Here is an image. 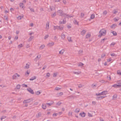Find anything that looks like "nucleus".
<instances>
[{
    "label": "nucleus",
    "mask_w": 121,
    "mask_h": 121,
    "mask_svg": "<svg viewBox=\"0 0 121 121\" xmlns=\"http://www.w3.org/2000/svg\"><path fill=\"white\" fill-rule=\"evenodd\" d=\"M106 32V31L104 29H102L99 31V34L98 35V36L100 37L103 35H105Z\"/></svg>",
    "instance_id": "1"
},
{
    "label": "nucleus",
    "mask_w": 121,
    "mask_h": 121,
    "mask_svg": "<svg viewBox=\"0 0 121 121\" xmlns=\"http://www.w3.org/2000/svg\"><path fill=\"white\" fill-rule=\"evenodd\" d=\"M57 14L59 16L63 17V15H65V13L63 12L61 10H58L57 12Z\"/></svg>",
    "instance_id": "2"
},
{
    "label": "nucleus",
    "mask_w": 121,
    "mask_h": 121,
    "mask_svg": "<svg viewBox=\"0 0 121 121\" xmlns=\"http://www.w3.org/2000/svg\"><path fill=\"white\" fill-rule=\"evenodd\" d=\"M20 76V75L17 74V73H16L12 77L13 78V79H16Z\"/></svg>",
    "instance_id": "3"
},
{
    "label": "nucleus",
    "mask_w": 121,
    "mask_h": 121,
    "mask_svg": "<svg viewBox=\"0 0 121 121\" xmlns=\"http://www.w3.org/2000/svg\"><path fill=\"white\" fill-rule=\"evenodd\" d=\"M74 16V15H69L68 14H66L65 13V15H63V17H66L68 18H69L73 17Z\"/></svg>",
    "instance_id": "4"
},
{
    "label": "nucleus",
    "mask_w": 121,
    "mask_h": 121,
    "mask_svg": "<svg viewBox=\"0 0 121 121\" xmlns=\"http://www.w3.org/2000/svg\"><path fill=\"white\" fill-rule=\"evenodd\" d=\"M28 91H29L31 93L33 94H34V92L33 90L30 88H29L27 89Z\"/></svg>",
    "instance_id": "5"
},
{
    "label": "nucleus",
    "mask_w": 121,
    "mask_h": 121,
    "mask_svg": "<svg viewBox=\"0 0 121 121\" xmlns=\"http://www.w3.org/2000/svg\"><path fill=\"white\" fill-rule=\"evenodd\" d=\"M66 21L65 18L64 19H63L62 21H60V23L61 24H65L66 23Z\"/></svg>",
    "instance_id": "6"
},
{
    "label": "nucleus",
    "mask_w": 121,
    "mask_h": 121,
    "mask_svg": "<svg viewBox=\"0 0 121 121\" xmlns=\"http://www.w3.org/2000/svg\"><path fill=\"white\" fill-rule=\"evenodd\" d=\"M30 102V99H27L26 100H25L23 101V103H29Z\"/></svg>",
    "instance_id": "7"
},
{
    "label": "nucleus",
    "mask_w": 121,
    "mask_h": 121,
    "mask_svg": "<svg viewBox=\"0 0 121 121\" xmlns=\"http://www.w3.org/2000/svg\"><path fill=\"white\" fill-rule=\"evenodd\" d=\"M49 28V23L48 22H47L46 26V29L48 30Z\"/></svg>",
    "instance_id": "8"
},
{
    "label": "nucleus",
    "mask_w": 121,
    "mask_h": 121,
    "mask_svg": "<svg viewBox=\"0 0 121 121\" xmlns=\"http://www.w3.org/2000/svg\"><path fill=\"white\" fill-rule=\"evenodd\" d=\"M117 24H114L112 25L110 27L113 29H114L117 26Z\"/></svg>",
    "instance_id": "9"
},
{
    "label": "nucleus",
    "mask_w": 121,
    "mask_h": 121,
    "mask_svg": "<svg viewBox=\"0 0 121 121\" xmlns=\"http://www.w3.org/2000/svg\"><path fill=\"white\" fill-rule=\"evenodd\" d=\"M64 27V26H58V30H62L63 29V28Z\"/></svg>",
    "instance_id": "10"
},
{
    "label": "nucleus",
    "mask_w": 121,
    "mask_h": 121,
    "mask_svg": "<svg viewBox=\"0 0 121 121\" xmlns=\"http://www.w3.org/2000/svg\"><path fill=\"white\" fill-rule=\"evenodd\" d=\"M80 115L82 117H84L85 116V113L84 112L82 113H81L80 114Z\"/></svg>",
    "instance_id": "11"
},
{
    "label": "nucleus",
    "mask_w": 121,
    "mask_h": 121,
    "mask_svg": "<svg viewBox=\"0 0 121 121\" xmlns=\"http://www.w3.org/2000/svg\"><path fill=\"white\" fill-rule=\"evenodd\" d=\"M54 44V43L53 42H52L51 43H48L47 45L49 46H53Z\"/></svg>",
    "instance_id": "12"
},
{
    "label": "nucleus",
    "mask_w": 121,
    "mask_h": 121,
    "mask_svg": "<svg viewBox=\"0 0 121 121\" xmlns=\"http://www.w3.org/2000/svg\"><path fill=\"white\" fill-rule=\"evenodd\" d=\"M102 95H105L107 94L108 92L106 91H104L101 92Z\"/></svg>",
    "instance_id": "13"
},
{
    "label": "nucleus",
    "mask_w": 121,
    "mask_h": 121,
    "mask_svg": "<svg viewBox=\"0 0 121 121\" xmlns=\"http://www.w3.org/2000/svg\"><path fill=\"white\" fill-rule=\"evenodd\" d=\"M53 103V101H51L50 103H46V104L48 105V106H50Z\"/></svg>",
    "instance_id": "14"
},
{
    "label": "nucleus",
    "mask_w": 121,
    "mask_h": 121,
    "mask_svg": "<svg viewBox=\"0 0 121 121\" xmlns=\"http://www.w3.org/2000/svg\"><path fill=\"white\" fill-rule=\"evenodd\" d=\"M86 32V31L85 30H83L81 32V35H83L85 34V33Z\"/></svg>",
    "instance_id": "15"
},
{
    "label": "nucleus",
    "mask_w": 121,
    "mask_h": 121,
    "mask_svg": "<svg viewBox=\"0 0 121 121\" xmlns=\"http://www.w3.org/2000/svg\"><path fill=\"white\" fill-rule=\"evenodd\" d=\"M46 104H43L42 105V108L43 109H45L46 108Z\"/></svg>",
    "instance_id": "16"
},
{
    "label": "nucleus",
    "mask_w": 121,
    "mask_h": 121,
    "mask_svg": "<svg viewBox=\"0 0 121 121\" xmlns=\"http://www.w3.org/2000/svg\"><path fill=\"white\" fill-rule=\"evenodd\" d=\"M61 38L62 39H64L65 38V35L63 33L61 34Z\"/></svg>",
    "instance_id": "17"
},
{
    "label": "nucleus",
    "mask_w": 121,
    "mask_h": 121,
    "mask_svg": "<svg viewBox=\"0 0 121 121\" xmlns=\"http://www.w3.org/2000/svg\"><path fill=\"white\" fill-rule=\"evenodd\" d=\"M30 63H28L26 64V65L25 66V67L27 69H28L29 67V66L30 65Z\"/></svg>",
    "instance_id": "18"
},
{
    "label": "nucleus",
    "mask_w": 121,
    "mask_h": 121,
    "mask_svg": "<svg viewBox=\"0 0 121 121\" xmlns=\"http://www.w3.org/2000/svg\"><path fill=\"white\" fill-rule=\"evenodd\" d=\"M121 85H118L116 84H115L112 86L114 87H121Z\"/></svg>",
    "instance_id": "19"
},
{
    "label": "nucleus",
    "mask_w": 121,
    "mask_h": 121,
    "mask_svg": "<svg viewBox=\"0 0 121 121\" xmlns=\"http://www.w3.org/2000/svg\"><path fill=\"white\" fill-rule=\"evenodd\" d=\"M73 73L75 74H76L77 75H78L80 74L81 72L79 71H78V72H74Z\"/></svg>",
    "instance_id": "20"
},
{
    "label": "nucleus",
    "mask_w": 121,
    "mask_h": 121,
    "mask_svg": "<svg viewBox=\"0 0 121 121\" xmlns=\"http://www.w3.org/2000/svg\"><path fill=\"white\" fill-rule=\"evenodd\" d=\"M64 51H65L64 49H62L59 52V53L61 54H62L64 52Z\"/></svg>",
    "instance_id": "21"
},
{
    "label": "nucleus",
    "mask_w": 121,
    "mask_h": 121,
    "mask_svg": "<svg viewBox=\"0 0 121 121\" xmlns=\"http://www.w3.org/2000/svg\"><path fill=\"white\" fill-rule=\"evenodd\" d=\"M36 77L35 76H34V77H32L31 78H30V80H32V81L33 80H34V79H36Z\"/></svg>",
    "instance_id": "22"
},
{
    "label": "nucleus",
    "mask_w": 121,
    "mask_h": 121,
    "mask_svg": "<svg viewBox=\"0 0 121 121\" xmlns=\"http://www.w3.org/2000/svg\"><path fill=\"white\" fill-rule=\"evenodd\" d=\"M45 47V45H42L39 47V49H43Z\"/></svg>",
    "instance_id": "23"
},
{
    "label": "nucleus",
    "mask_w": 121,
    "mask_h": 121,
    "mask_svg": "<svg viewBox=\"0 0 121 121\" xmlns=\"http://www.w3.org/2000/svg\"><path fill=\"white\" fill-rule=\"evenodd\" d=\"M91 36V34H90L88 33L86 35V38H88L89 37H90Z\"/></svg>",
    "instance_id": "24"
},
{
    "label": "nucleus",
    "mask_w": 121,
    "mask_h": 121,
    "mask_svg": "<svg viewBox=\"0 0 121 121\" xmlns=\"http://www.w3.org/2000/svg\"><path fill=\"white\" fill-rule=\"evenodd\" d=\"M80 111V109L79 108H77L75 110V112L76 113H78Z\"/></svg>",
    "instance_id": "25"
},
{
    "label": "nucleus",
    "mask_w": 121,
    "mask_h": 121,
    "mask_svg": "<svg viewBox=\"0 0 121 121\" xmlns=\"http://www.w3.org/2000/svg\"><path fill=\"white\" fill-rule=\"evenodd\" d=\"M95 16V15L94 14H91V19H92L94 18Z\"/></svg>",
    "instance_id": "26"
},
{
    "label": "nucleus",
    "mask_w": 121,
    "mask_h": 121,
    "mask_svg": "<svg viewBox=\"0 0 121 121\" xmlns=\"http://www.w3.org/2000/svg\"><path fill=\"white\" fill-rule=\"evenodd\" d=\"M41 115V114L40 112H39L38 114L37 115L36 117L38 118Z\"/></svg>",
    "instance_id": "27"
},
{
    "label": "nucleus",
    "mask_w": 121,
    "mask_h": 121,
    "mask_svg": "<svg viewBox=\"0 0 121 121\" xmlns=\"http://www.w3.org/2000/svg\"><path fill=\"white\" fill-rule=\"evenodd\" d=\"M111 33H112L113 35L114 36H116L117 35V33L116 32L114 31H113L112 32H111Z\"/></svg>",
    "instance_id": "28"
},
{
    "label": "nucleus",
    "mask_w": 121,
    "mask_h": 121,
    "mask_svg": "<svg viewBox=\"0 0 121 121\" xmlns=\"http://www.w3.org/2000/svg\"><path fill=\"white\" fill-rule=\"evenodd\" d=\"M41 93V92L39 91H38L35 92V94L37 95H39Z\"/></svg>",
    "instance_id": "29"
},
{
    "label": "nucleus",
    "mask_w": 121,
    "mask_h": 121,
    "mask_svg": "<svg viewBox=\"0 0 121 121\" xmlns=\"http://www.w3.org/2000/svg\"><path fill=\"white\" fill-rule=\"evenodd\" d=\"M68 40L69 41V42H72V41L71 40V37H68Z\"/></svg>",
    "instance_id": "30"
},
{
    "label": "nucleus",
    "mask_w": 121,
    "mask_h": 121,
    "mask_svg": "<svg viewBox=\"0 0 121 121\" xmlns=\"http://www.w3.org/2000/svg\"><path fill=\"white\" fill-rule=\"evenodd\" d=\"M6 116H2L1 118V121H2L3 119H4L6 117Z\"/></svg>",
    "instance_id": "31"
},
{
    "label": "nucleus",
    "mask_w": 121,
    "mask_h": 121,
    "mask_svg": "<svg viewBox=\"0 0 121 121\" xmlns=\"http://www.w3.org/2000/svg\"><path fill=\"white\" fill-rule=\"evenodd\" d=\"M34 38L33 36H31L29 39L28 40V41L29 42H30V41H31Z\"/></svg>",
    "instance_id": "32"
},
{
    "label": "nucleus",
    "mask_w": 121,
    "mask_h": 121,
    "mask_svg": "<svg viewBox=\"0 0 121 121\" xmlns=\"http://www.w3.org/2000/svg\"><path fill=\"white\" fill-rule=\"evenodd\" d=\"M84 64L81 62H80L78 63V66H82Z\"/></svg>",
    "instance_id": "33"
},
{
    "label": "nucleus",
    "mask_w": 121,
    "mask_h": 121,
    "mask_svg": "<svg viewBox=\"0 0 121 121\" xmlns=\"http://www.w3.org/2000/svg\"><path fill=\"white\" fill-rule=\"evenodd\" d=\"M19 6L20 7L23 8V4L22 3H21L19 4Z\"/></svg>",
    "instance_id": "34"
},
{
    "label": "nucleus",
    "mask_w": 121,
    "mask_h": 121,
    "mask_svg": "<svg viewBox=\"0 0 121 121\" xmlns=\"http://www.w3.org/2000/svg\"><path fill=\"white\" fill-rule=\"evenodd\" d=\"M56 15V14L55 12L53 14L51 15V16L52 17H53L55 16Z\"/></svg>",
    "instance_id": "35"
},
{
    "label": "nucleus",
    "mask_w": 121,
    "mask_h": 121,
    "mask_svg": "<svg viewBox=\"0 0 121 121\" xmlns=\"http://www.w3.org/2000/svg\"><path fill=\"white\" fill-rule=\"evenodd\" d=\"M23 17V16H18L17 17V19L18 20L21 19Z\"/></svg>",
    "instance_id": "36"
},
{
    "label": "nucleus",
    "mask_w": 121,
    "mask_h": 121,
    "mask_svg": "<svg viewBox=\"0 0 121 121\" xmlns=\"http://www.w3.org/2000/svg\"><path fill=\"white\" fill-rule=\"evenodd\" d=\"M4 19H5V20H6L7 21H8V17L7 16H6V15H4Z\"/></svg>",
    "instance_id": "37"
},
{
    "label": "nucleus",
    "mask_w": 121,
    "mask_h": 121,
    "mask_svg": "<svg viewBox=\"0 0 121 121\" xmlns=\"http://www.w3.org/2000/svg\"><path fill=\"white\" fill-rule=\"evenodd\" d=\"M20 86L19 85H17L16 87V88L17 89H19L20 88Z\"/></svg>",
    "instance_id": "38"
},
{
    "label": "nucleus",
    "mask_w": 121,
    "mask_h": 121,
    "mask_svg": "<svg viewBox=\"0 0 121 121\" xmlns=\"http://www.w3.org/2000/svg\"><path fill=\"white\" fill-rule=\"evenodd\" d=\"M117 73L119 75H121V72L119 71H117Z\"/></svg>",
    "instance_id": "39"
},
{
    "label": "nucleus",
    "mask_w": 121,
    "mask_h": 121,
    "mask_svg": "<svg viewBox=\"0 0 121 121\" xmlns=\"http://www.w3.org/2000/svg\"><path fill=\"white\" fill-rule=\"evenodd\" d=\"M23 46V45H22V44H21L20 45H19L18 46V47L19 48H20Z\"/></svg>",
    "instance_id": "40"
},
{
    "label": "nucleus",
    "mask_w": 121,
    "mask_h": 121,
    "mask_svg": "<svg viewBox=\"0 0 121 121\" xmlns=\"http://www.w3.org/2000/svg\"><path fill=\"white\" fill-rule=\"evenodd\" d=\"M110 55L112 56H117V55L114 53L111 54Z\"/></svg>",
    "instance_id": "41"
},
{
    "label": "nucleus",
    "mask_w": 121,
    "mask_h": 121,
    "mask_svg": "<svg viewBox=\"0 0 121 121\" xmlns=\"http://www.w3.org/2000/svg\"><path fill=\"white\" fill-rule=\"evenodd\" d=\"M73 22L75 24H78V22H77L76 20H74Z\"/></svg>",
    "instance_id": "42"
},
{
    "label": "nucleus",
    "mask_w": 121,
    "mask_h": 121,
    "mask_svg": "<svg viewBox=\"0 0 121 121\" xmlns=\"http://www.w3.org/2000/svg\"><path fill=\"white\" fill-rule=\"evenodd\" d=\"M117 95L116 94H115L112 97L113 98H117Z\"/></svg>",
    "instance_id": "43"
},
{
    "label": "nucleus",
    "mask_w": 121,
    "mask_h": 121,
    "mask_svg": "<svg viewBox=\"0 0 121 121\" xmlns=\"http://www.w3.org/2000/svg\"><path fill=\"white\" fill-rule=\"evenodd\" d=\"M57 75V73H53V76L54 77H56Z\"/></svg>",
    "instance_id": "44"
},
{
    "label": "nucleus",
    "mask_w": 121,
    "mask_h": 121,
    "mask_svg": "<svg viewBox=\"0 0 121 121\" xmlns=\"http://www.w3.org/2000/svg\"><path fill=\"white\" fill-rule=\"evenodd\" d=\"M58 26H54V30H55L56 29L58 30Z\"/></svg>",
    "instance_id": "45"
},
{
    "label": "nucleus",
    "mask_w": 121,
    "mask_h": 121,
    "mask_svg": "<svg viewBox=\"0 0 121 121\" xmlns=\"http://www.w3.org/2000/svg\"><path fill=\"white\" fill-rule=\"evenodd\" d=\"M107 12L106 11H105L103 12V14L104 15H106V14H107Z\"/></svg>",
    "instance_id": "46"
},
{
    "label": "nucleus",
    "mask_w": 121,
    "mask_h": 121,
    "mask_svg": "<svg viewBox=\"0 0 121 121\" xmlns=\"http://www.w3.org/2000/svg\"><path fill=\"white\" fill-rule=\"evenodd\" d=\"M112 59L111 58H110L107 59V61L108 62H110Z\"/></svg>",
    "instance_id": "47"
},
{
    "label": "nucleus",
    "mask_w": 121,
    "mask_h": 121,
    "mask_svg": "<svg viewBox=\"0 0 121 121\" xmlns=\"http://www.w3.org/2000/svg\"><path fill=\"white\" fill-rule=\"evenodd\" d=\"M46 76H48V77H49L50 76V73H46Z\"/></svg>",
    "instance_id": "48"
},
{
    "label": "nucleus",
    "mask_w": 121,
    "mask_h": 121,
    "mask_svg": "<svg viewBox=\"0 0 121 121\" xmlns=\"http://www.w3.org/2000/svg\"><path fill=\"white\" fill-rule=\"evenodd\" d=\"M84 15V14L83 13H81V16L82 17H83Z\"/></svg>",
    "instance_id": "49"
},
{
    "label": "nucleus",
    "mask_w": 121,
    "mask_h": 121,
    "mask_svg": "<svg viewBox=\"0 0 121 121\" xmlns=\"http://www.w3.org/2000/svg\"><path fill=\"white\" fill-rule=\"evenodd\" d=\"M0 86L2 88L6 87V86L5 85H1Z\"/></svg>",
    "instance_id": "50"
},
{
    "label": "nucleus",
    "mask_w": 121,
    "mask_h": 121,
    "mask_svg": "<svg viewBox=\"0 0 121 121\" xmlns=\"http://www.w3.org/2000/svg\"><path fill=\"white\" fill-rule=\"evenodd\" d=\"M29 8L30 9V11H31L32 12H34V9H33L32 8H30V7Z\"/></svg>",
    "instance_id": "51"
},
{
    "label": "nucleus",
    "mask_w": 121,
    "mask_h": 121,
    "mask_svg": "<svg viewBox=\"0 0 121 121\" xmlns=\"http://www.w3.org/2000/svg\"><path fill=\"white\" fill-rule=\"evenodd\" d=\"M22 86L23 87H27V85H26L25 84H22Z\"/></svg>",
    "instance_id": "52"
},
{
    "label": "nucleus",
    "mask_w": 121,
    "mask_h": 121,
    "mask_svg": "<svg viewBox=\"0 0 121 121\" xmlns=\"http://www.w3.org/2000/svg\"><path fill=\"white\" fill-rule=\"evenodd\" d=\"M30 71H27V72H26V73H25V74L26 75V74H28V75L30 73Z\"/></svg>",
    "instance_id": "53"
},
{
    "label": "nucleus",
    "mask_w": 121,
    "mask_h": 121,
    "mask_svg": "<svg viewBox=\"0 0 121 121\" xmlns=\"http://www.w3.org/2000/svg\"><path fill=\"white\" fill-rule=\"evenodd\" d=\"M96 95L97 96L98 95H102V93L101 92V93H99L98 94V93H96Z\"/></svg>",
    "instance_id": "54"
},
{
    "label": "nucleus",
    "mask_w": 121,
    "mask_h": 121,
    "mask_svg": "<svg viewBox=\"0 0 121 121\" xmlns=\"http://www.w3.org/2000/svg\"><path fill=\"white\" fill-rule=\"evenodd\" d=\"M49 36L48 35H46L44 37V39H46Z\"/></svg>",
    "instance_id": "55"
},
{
    "label": "nucleus",
    "mask_w": 121,
    "mask_h": 121,
    "mask_svg": "<svg viewBox=\"0 0 121 121\" xmlns=\"http://www.w3.org/2000/svg\"><path fill=\"white\" fill-rule=\"evenodd\" d=\"M58 95H63V93L62 92H60L58 93Z\"/></svg>",
    "instance_id": "56"
},
{
    "label": "nucleus",
    "mask_w": 121,
    "mask_h": 121,
    "mask_svg": "<svg viewBox=\"0 0 121 121\" xmlns=\"http://www.w3.org/2000/svg\"><path fill=\"white\" fill-rule=\"evenodd\" d=\"M61 88H59L58 87H56L55 89L56 90H58L60 89Z\"/></svg>",
    "instance_id": "57"
},
{
    "label": "nucleus",
    "mask_w": 121,
    "mask_h": 121,
    "mask_svg": "<svg viewBox=\"0 0 121 121\" xmlns=\"http://www.w3.org/2000/svg\"><path fill=\"white\" fill-rule=\"evenodd\" d=\"M67 27L68 28V29H70V28H71V26H70V25H69L67 26Z\"/></svg>",
    "instance_id": "58"
},
{
    "label": "nucleus",
    "mask_w": 121,
    "mask_h": 121,
    "mask_svg": "<svg viewBox=\"0 0 121 121\" xmlns=\"http://www.w3.org/2000/svg\"><path fill=\"white\" fill-rule=\"evenodd\" d=\"M91 86L93 88H95V87H96V85H94V84H92V86Z\"/></svg>",
    "instance_id": "59"
},
{
    "label": "nucleus",
    "mask_w": 121,
    "mask_h": 121,
    "mask_svg": "<svg viewBox=\"0 0 121 121\" xmlns=\"http://www.w3.org/2000/svg\"><path fill=\"white\" fill-rule=\"evenodd\" d=\"M115 21V22H117V21L118 20V19H117L116 18H114L113 19Z\"/></svg>",
    "instance_id": "60"
},
{
    "label": "nucleus",
    "mask_w": 121,
    "mask_h": 121,
    "mask_svg": "<svg viewBox=\"0 0 121 121\" xmlns=\"http://www.w3.org/2000/svg\"><path fill=\"white\" fill-rule=\"evenodd\" d=\"M118 12L116 10H115L113 12V13L114 14H116Z\"/></svg>",
    "instance_id": "61"
},
{
    "label": "nucleus",
    "mask_w": 121,
    "mask_h": 121,
    "mask_svg": "<svg viewBox=\"0 0 121 121\" xmlns=\"http://www.w3.org/2000/svg\"><path fill=\"white\" fill-rule=\"evenodd\" d=\"M105 55L104 54H102L101 56V58H103L105 56Z\"/></svg>",
    "instance_id": "62"
},
{
    "label": "nucleus",
    "mask_w": 121,
    "mask_h": 121,
    "mask_svg": "<svg viewBox=\"0 0 121 121\" xmlns=\"http://www.w3.org/2000/svg\"><path fill=\"white\" fill-rule=\"evenodd\" d=\"M96 99L98 100H101L100 96L99 97H96Z\"/></svg>",
    "instance_id": "63"
},
{
    "label": "nucleus",
    "mask_w": 121,
    "mask_h": 121,
    "mask_svg": "<svg viewBox=\"0 0 121 121\" xmlns=\"http://www.w3.org/2000/svg\"><path fill=\"white\" fill-rule=\"evenodd\" d=\"M88 116L89 117H92V116L90 113H88Z\"/></svg>",
    "instance_id": "64"
}]
</instances>
